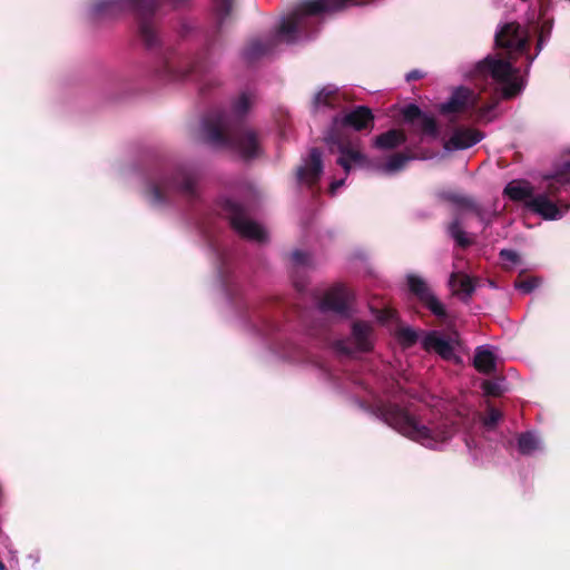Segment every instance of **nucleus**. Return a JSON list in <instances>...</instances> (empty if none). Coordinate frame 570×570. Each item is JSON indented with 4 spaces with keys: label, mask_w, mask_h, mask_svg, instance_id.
Instances as JSON below:
<instances>
[{
    "label": "nucleus",
    "mask_w": 570,
    "mask_h": 570,
    "mask_svg": "<svg viewBox=\"0 0 570 570\" xmlns=\"http://www.w3.org/2000/svg\"><path fill=\"white\" fill-rule=\"evenodd\" d=\"M538 285H539V283H538L537 278H530V279L519 282L515 286H517V288H519L520 291H522L523 293L527 294V293H530L531 291H533Z\"/></svg>",
    "instance_id": "31"
},
{
    "label": "nucleus",
    "mask_w": 570,
    "mask_h": 570,
    "mask_svg": "<svg viewBox=\"0 0 570 570\" xmlns=\"http://www.w3.org/2000/svg\"><path fill=\"white\" fill-rule=\"evenodd\" d=\"M292 259L295 264L303 265L307 262V255L303 252L296 250L292 254Z\"/></svg>",
    "instance_id": "34"
},
{
    "label": "nucleus",
    "mask_w": 570,
    "mask_h": 570,
    "mask_svg": "<svg viewBox=\"0 0 570 570\" xmlns=\"http://www.w3.org/2000/svg\"><path fill=\"white\" fill-rule=\"evenodd\" d=\"M0 570H6L3 562L0 561Z\"/></svg>",
    "instance_id": "41"
},
{
    "label": "nucleus",
    "mask_w": 570,
    "mask_h": 570,
    "mask_svg": "<svg viewBox=\"0 0 570 570\" xmlns=\"http://www.w3.org/2000/svg\"><path fill=\"white\" fill-rule=\"evenodd\" d=\"M542 43H543V36L540 35L539 40H538V49H541Z\"/></svg>",
    "instance_id": "40"
},
{
    "label": "nucleus",
    "mask_w": 570,
    "mask_h": 570,
    "mask_svg": "<svg viewBox=\"0 0 570 570\" xmlns=\"http://www.w3.org/2000/svg\"><path fill=\"white\" fill-rule=\"evenodd\" d=\"M264 50H261V49H255L254 50V53H258V52H263Z\"/></svg>",
    "instance_id": "42"
},
{
    "label": "nucleus",
    "mask_w": 570,
    "mask_h": 570,
    "mask_svg": "<svg viewBox=\"0 0 570 570\" xmlns=\"http://www.w3.org/2000/svg\"><path fill=\"white\" fill-rule=\"evenodd\" d=\"M409 157L404 155H394L391 157L383 166L380 167V169L384 174H394L399 170H401L405 164L409 161Z\"/></svg>",
    "instance_id": "23"
},
{
    "label": "nucleus",
    "mask_w": 570,
    "mask_h": 570,
    "mask_svg": "<svg viewBox=\"0 0 570 570\" xmlns=\"http://www.w3.org/2000/svg\"><path fill=\"white\" fill-rule=\"evenodd\" d=\"M504 193L513 200H529L531 189L527 183L511 181L504 188Z\"/></svg>",
    "instance_id": "20"
},
{
    "label": "nucleus",
    "mask_w": 570,
    "mask_h": 570,
    "mask_svg": "<svg viewBox=\"0 0 570 570\" xmlns=\"http://www.w3.org/2000/svg\"><path fill=\"white\" fill-rule=\"evenodd\" d=\"M407 283L411 292L417 296V298L424 303L433 314L436 316H443L445 314L444 306L439 302L426 283L414 275L407 277Z\"/></svg>",
    "instance_id": "11"
},
{
    "label": "nucleus",
    "mask_w": 570,
    "mask_h": 570,
    "mask_svg": "<svg viewBox=\"0 0 570 570\" xmlns=\"http://www.w3.org/2000/svg\"><path fill=\"white\" fill-rule=\"evenodd\" d=\"M250 104H252L250 97L246 94H242L233 107V112L236 116H240L244 112H246V110L249 108Z\"/></svg>",
    "instance_id": "26"
},
{
    "label": "nucleus",
    "mask_w": 570,
    "mask_h": 570,
    "mask_svg": "<svg viewBox=\"0 0 570 570\" xmlns=\"http://www.w3.org/2000/svg\"><path fill=\"white\" fill-rule=\"evenodd\" d=\"M465 443H466V446H468V448H471V445H470V441H469V440H465Z\"/></svg>",
    "instance_id": "43"
},
{
    "label": "nucleus",
    "mask_w": 570,
    "mask_h": 570,
    "mask_svg": "<svg viewBox=\"0 0 570 570\" xmlns=\"http://www.w3.org/2000/svg\"><path fill=\"white\" fill-rule=\"evenodd\" d=\"M351 295L347 288L343 285H336L330 288L321 302L322 311H334L344 313L348 306Z\"/></svg>",
    "instance_id": "15"
},
{
    "label": "nucleus",
    "mask_w": 570,
    "mask_h": 570,
    "mask_svg": "<svg viewBox=\"0 0 570 570\" xmlns=\"http://www.w3.org/2000/svg\"><path fill=\"white\" fill-rule=\"evenodd\" d=\"M500 256L504 263H510V264H517L518 259H519L518 254L515 252L509 250V249L501 250Z\"/></svg>",
    "instance_id": "32"
},
{
    "label": "nucleus",
    "mask_w": 570,
    "mask_h": 570,
    "mask_svg": "<svg viewBox=\"0 0 570 570\" xmlns=\"http://www.w3.org/2000/svg\"><path fill=\"white\" fill-rule=\"evenodd\" d=\"M394 318H395V312L391 308L382 309V311H380V313L377 315V320L381 323H387Z\"/></svg>",
    "instance_id": "33"
},
{
    "label": "nucleus",
    "mask_w": 570,
    "mask_h": 570,
    "mask_svg": "<svg viewBox=\"0 0 570 570\" xmlns=\"http://www.w3.org/2000/svg\"><path fill=\"white\" fill-rule=\"evenodd\" d=\"M352 2L353 0H306L292 14L283 19L278 29V38L292 43L306 35L309 16L337 11Z\"/></svg>",
    "instance_id": "4"
},
{
    "label": "nucleus",
    "mask_w": 570,
    "mask_h": 570,
    "mask_svg": "<svg viewBox=\"0 0 570 570\" xmlns=\"http://www.w3.org/2000/svg\"><path fill=\"white\" fill-rule=\"evenodd\" d=\"M479 97L470 89L460 87L453 94L451 99L441 106L443 114L464 111L478 104Z\"/></svg>",
    "instance_id": "14"
},
{
    "label": "nucleus",
    "mask_w": 570,
    "mask_h": 570,
    "mask_svg": "<svg viewBox=\"0 0 570 570\" xmlns=\"http://www.w3.org/2000/svg\"><path fill=\"white\" fill-rule=\"evenodd\" d=\"M337 96V89L334 86H326L318 91L314 98L315 108L334 105Z\"/></svg>",
    "instance_id": "21"
},
{
    "label": "nucleus",
    "mask_w": 570,
    "mask_h": 570,
    "mask_svg": "<svg viewBox=\"0 0 570 570\" xmlns=\"http://www.w3.org/2000/svg\"><path fill=\"white\" fill-rule=\"evenodd\" d=\"M473 77L482 81L491 78L500 87L505 98L518 95L524 86L522 76L512 66L511 61L495 57H488L480 61L475 67Z\"/></svg>",
    "instance_id": "5"
},
{
    "label": "nucleus",
    "mask_w": 570,
    "mask_h": 570,
    "mask_svg": "<svg viewBox=\"0 0 570 570\" xmlns=\"http://www.w3.org/2000/svg\"><path fill=\"white\" fill-rule=\"evenodd\" d=\"M405 141L401 130L392 129L376 137L374 145L381 149H390Z\"/></svg>",
    "instance_id": "19"
},
{
    "label": "nucleus",
    "mask_w": 570,
    "mask_h": 570,
    "mask_svg": "<svg viewBox=\"0 0 570 570\" xmlns=\"http://www.w3.org/2000/svg\"><path fill=\"white\" fill-rule=\"evenodd\" d=\"M530 33L528 29L520 24L511 22L504 24L495 35V43L500 48L507 49L512 59V55H522L525 52Z\"/></svg>",
    "instance_id": "8"
},
{
    "label": "nucleus",
    "mask_w": 570,
    "mask_h": 570,
    "mask_svg": "<svg viewBox=\"0 0 570 570\" xmlns=\"http://www.w3.org/2000/svg\"><path fill=\"white\" fill-rule=\"evenodd\" d=\"M205 140L213 147L227 148L244 159L258 156L261 147L256 134L238 127L230 116L215 115L204 122Z\"/></svg>",
    "instance_id": "3"
},
{
    "label": "nucleus",
    "mask_w": 570,
    "mask_h": 570,
    "mask_svg": "<svg viewBox=\"0 0 570 570\" xmlns=\"http://www.w3.org/2000/svg\"><path fill=\"white\" fill-rule=\"evenodd\" d=\"M225 212L230 220L233 228L243 237L255 240V242H264L266 238L265 228L257 224L256 222L250 220L244 214L243 208L232 202L227 200L225 203Z\"/></svg>",
    "instance_id": "6"
},
{
    "label": "nucleus",
    "mask_w": 570,
    "mask_h": 570,
    "mask_svg": "<svg viewBox=\"0 0 570 570\" xmlns=\"http://www.w3.org/2000/svg\"><path fill=\"white\" fill-rule=\"evenodd\" d=\"M124 6L136 12L139 19V30L148 45L155 40V31L149 22V14L155 10V0H106L102 7Z\"/></svg>",
    "instance_id": "7"
},
{
    "label": "nucleus",
    "mask_w": 570,
    "mask_h": 570,
    "mask_svg": "<svg viewBox=\"0 0 570 570\" xmlns=\"http://www.w3.org/2000/svg\"><path fill=\"white\" fill-rule=\"evenodd\" d=\"M450 286L454 294L461 295L466 298L471 296L474 291L473 281L465 274L453 273L450 277Z\"/></svg>",
    "instance_id": "18"
},
{
    "label": "nucleus",
    "mask_w": 570,
    "mask_h": 570,
    "mask_svg": "<svg viewBox=\"0 0 570 570\" xmlns=\"http://www.w3.org/2000/svg\"><path fill=\"white\" fill-rule=\"evenodd\" d=\"M497 353L490 345H483L476 348L474 355V366L479 372L491 373L495 370Z\"/></svg>",
    "instance_id": "17"
},
{
    "label": "nucleus",
    "mask_w": 570,
    "mask_h": 570,
    "mask_svg": "<svg viewBox=\"0 0 570 570\" xmlns=\"http://www.w3.org/2000/svg\"><path fill=\"white\" fill-rule=\"evenodd\" d=\"M453 412V406L445 412L433 413L430 417H416L407 407L387 406L382 415L384 421L402 435L429 449L442 448L453 435L456 419L463 413Z\"/></svg>",
    "instance_id": "1"
},
{
    "label": "nucleus",
    "mask_w": 570,
    "mask_h": 570,
    "mask_svg": "<svg viewBox=\"0 0 570 570\" xmlns=\"http://www.w3.org/2000/svg\"><path fill=\"white\" fill-rule=\"evenodd\" d=\"M396 336H397V340L404 345V346H410L411 344H413L416 338H417V334L415 331H413L412 328L410 327H402V328H399L397 332H396Z\"/></svg>",
    "instance_id": "24"
},
{
    "label": "nucleus",
    "mask_w": 570,
    "mask_h": 570,
    "mask_svg": "<svg viewBox=\"0 0 570 570\" xmlns=\"http://www.w3.org/2000/svg\"><path fill=\"white\" fill-rule=\"evenodd\" d=\"M402 115L405 121L414 122L420 121L423 114L421 112L420 108L415 105H409L403 108Z\"/></svg>",
    "instance_id": "25"
},
{
    "label": "nucleus",
    "mask_w": 570,
    "mask_h": 570,
    "mask_svg": "<svg viewBox=\"0 0 570 570\" xmlns=\"http://www.w3.org/2000/svg\"><path fill=\"white\" fill-rule=\"evenodd\" d=\"M373 120L370 109L358 107L341 118H335L332 131L325 138L326 142L333 147L336 146L340 157L337 164L342 166L346 174L353 168H362L367 165V158L362 153L358 138L350 135L348 130H361L366 128Z\"/></svg>",
    "instance_id": "2"
},
{
    "label": "nucleus",
    "mask_w": 570,
    "mask_h": 570,
    "mask_svg": "<svg viewBox=\"0 0 570 570\" xmlns=\"http://www.w3.org/2000/svg\"><path fill=\"white\" fill-rule=\"evenodd\" d=\"M483 138V135L472 128L461 127L455 129L445 142L448 150L465 149L474 146Z\"/></svg>",
    "instance_id": "16"
},
{
    "label": "nucleus",
    "mask_w": 570,
    "mask_h": 570,
    "mask_svg": "<svg viewBox=\"0 0 570 570\" xmlns=\"http://www.w3.org/2000/svg\"><path fill=\"white\" fill-rule=\"evenodd\" d=\"M417 124L424 134L430 136H434L436 134V125L432 117L423 115Z\"/></svg>",
    "instance_id": "27"
},
{
    "label": "nucleus",
    "mask_w": 570,
    "mask_h": 570,
    "mask_svg": "<svg viewBox=\"0 0 570 570\" xmlns=\"http://www.w3.org/2000/svg\"><path fill=\"white\" fill-rule=\"evenodd\" d=\"M475 417H476V413H473V414H472V420L474 421V420H475Z\"/></svg>",
    "instance_id": "44"
},
{
    "label": "nucleus",
    "mask_w": 570,
    "mask_h": 570,
    "mask_svg": "<svg viewBox=\"0 0 570 570\" xmlns=\"http://www.w3.org/2000/svg\"><path fill=\"white\" fill-rule=\"evenodd\" d=\"M191 188H193V184H191V181H189V180H188V181L185 184L184 189H185V190H191Z\"/></svg>",
    "instance_id": "39"
},
{
    "label": "nucleus",
    "mask_w": 570,
    "mask_h": 570,
    "mask_svg": "<svg viewBox=\"0 0 570 570\" xmlns=\"http://www.w3.org/2000/svg\"><path fill=\"white\" fill-rule=\"evenodd\" d=\"M501 419V413L500 411H498L497 409L494 407H490L488 410V414L482 419L483 421V424L487 426V428H492L494 426L498 421Z\"/></svg>",
    "instance_id": "29"
},
{
    "label": "nucleus",
    "mask_w": 570,
    "mask_h": 570,
    "mask_svg": "<svg viewBox=\"0 0 570 570\" xmlns=\"http://www.w3.org/2000/svg\"><path fill=\"white\" fill-rule=\"evenodd\" d=\"M323 173L322 154L318 149L313 148L309 151L308 158L297 169V179L305 185L315 184Z\"/></svg>",
    "instance_id": "12"
},
{
    "label": "nucleus",
    "mask_w": 570,
    "mask_h": 570,
    "mask_svg": "<svg viewBox=\"0 0 570 570\" xmlns=\"http://www.w3.org/2000/svg\"><path fill=\"white\" fill-rule=\"evenodd\" d=\"M423 347L429 352H435L444 360H456L455 347L459 345L458 334L445 335L439 331L428 333L422 340Z\"/></svg>",
    "instance_id": "10"
},
{
    "label": "nucleus",
    "mask_w": 570,
    "mask_h": 570,
    "mask_svg": "<svg viewBox=\"0 0 570 570\" xmlns=\"http://www.w3.org/2000/svg\"><path fill=\"white\" fill-rule=\"evenodd\" d=\"M214 3L217 14L223 18L230 11L233 0H214Z\"/></svg>",
    "instance_id": "30"
},
{
    "label": "nucleus",
    "mask_w": 570,
    "mask_h": 570,
    "mask_svg": "<svg viewBox=\"0 0 570 570\" xmlns=\"http://www.w3.org/2000/svg\"><path fill=\"white\" fill-rule=\"evenodd\" d=\"M450 235L455 239V242L462 246L466 245L469 242L464 236V233L461 230L458 222H454L449 227Z\"/></svg>",
    "instance_id": "28"
},
{
    "label": "nucleus",
    "mask_w": 570,
    "mask_h": 570,
    "mask_svg": "<svg viewBox=\"0 0 570 570\" xmlns=\"http://www.w3.org/2000/svg\"><path fill=\"white\" fill-rule=\"evenodd\" d=\"M422 77L421 72L417 71V70H413L411 72H409L406 75V79L407 80H416V79H420Z\"/></svg>",
    "instance_id": "37"
},
{
    "label": "nucleus",
    "mask_w": 570,
    "mask_h": 570,
    "mask_svg": "<svg viewBox=\"0 0 570 570\" xmlns=\"http://www.w3.org/2000/svg\"><path fill=\"white\" fill-rule=\"evenodd\" d=\"M343 184H344V180H343V179L332 181V184H331V186H330V193H331L332 195H335V193L337 191V189H338L341 186H343Z\"/></svg>",
    "instance_id": "36"
},
{
    "label": "nucleus",
    "mask_w": 570,
    "mask_h": 570,
    "mask_svg": "<svg viewBox=\"0 0 570 570\" xmlns=\"http://www.w3.org/2000/svg\"><path fill=\"white\" fill-rule=\"evenodd\" d=\"M482 387H483V391L487 393V394H490V395H497L498 394V391H497V385L490 381H484L483 384H482Z\"/></svg>",
    "instance_id": "35"
},
{
    "label": "nucleus",
    "mask_w": 570,
    "mask_h": 570,
    "mask_svg": "<svg viewBox=\"0 0 570 570\" xmlns=\"http://www.w3.org/2000/svg\"><path fill=\"white\" fill-rule=\"evenodd\" d=\"M527 206L544 219H559L563 216L567 207L558 206L548 195L539 194L527 202Z\"/></svg>",
    "instance_id": "13"
},
{
    "label": "nucleus",
    "mask_w": 570,
    "mask_h": 570,
    "mask_svg": "<svg viewBox=\"0 0 570 570\" xmlns=\"http://www.w3.org/2000/svg\"><path fill=\"white\" fill-rule=\"evenodd\" d=\"M153 198L155 202H160L161 200V196H160V191L158 188H153Z\"/></svg>",
    "instance_id": "38"
},
{
    "label": "nucleus",
    "mask_w": 570,
    "mask_h": 570,
    "mask_svg": "<svg viewBox=\"0 0 570 570\" xmlns=\"http://www.w3.org/2000/svg\"><path fill=\"white\" fill-rule=\"evenodd\" d=\"M373 346V328L367 322H356L352 326V334L347 340L337 343V348L347 355L356 352H367Z\"/></svg>",
    "instance_id": "9"
},
{
    "label": "nucleus",
    "mask_w": 570,
    "mask_h": 570,
    "mask_svg": "<svg viewBox=\"0 0 570 570\" xmlns=\"http://www.w3.org/2000/svg\"><path fill=\"white\" fill-rule=\"evenodd\" d=\"M540 444H541V442H540L539 438L532 432L522 434L519 438V442H518L519 450L522 454L533 453L534 451L540 449Z\"/></svg>",
    "instance_id": "22"
}]
</instances>
